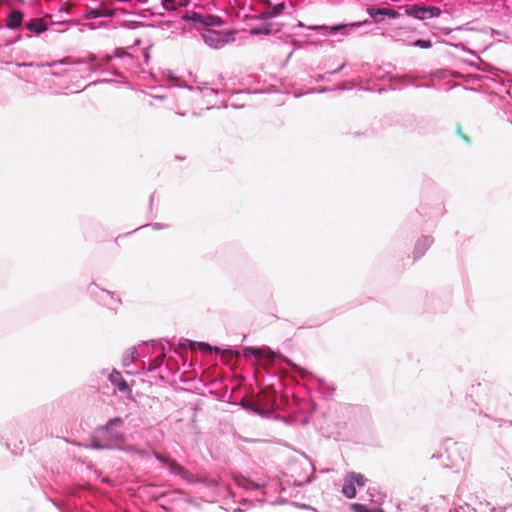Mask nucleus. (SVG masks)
I'll return each instance as SVG.
<instances>
[{
    "label": "nucleus",
    "instance_id": "nucleus-1",
    "mask_svg": "<svg viewBox=\"0 0 512 512\" xmlns=\"http://www.w3.org/2000/svg\"><path fill=\"white\" fill-rule=\"evenodd\" d=\"M371 21L366 19L364 21L352 22V23H339L335 25H310L307 28L312 31H317L323 36L341 34L342 36H348L358 31L359 28L370 25Z\"/></svg>",
    "mask_w": 512,
    "mask_h": 512
},
{
    "label": "nucleus",
    "instance_id": "nucleus-2",
    "mask_svg": "<svg viewBox=\"0 0 512 512\" xmlns=\"http://www.w3.org/2000/svg\"><path fill=\"white\" fill-rule=\"evenodd\" d=\"M154 457L162 465H164L168 471L175 476H180L183 480L188 483H194L199 481L198 476L194 475L175 460L165 457L158 452H154Z\"/></svg>",
    "mask_w": 512,
    "mask_h": 512
},
{
    "label": "nucleus",
    "instance_id": "nucleus-3",
    "mask_svg": "<svg viewBox=\"0 0 512 512\" xmlns=\"http://www.w3.org/2000/svg\"><path fill=\"white\" fill-rule=\"evenodd\" d=\"M200 36L204 43L212 49H221L233 40L230 34L209 28H204Z\"/></svg>",
    "mask_w": 512,
    "mask_h": 512
},
{
    "label": "nucleus",
    "instance_id": "nucleus-4",
    "mask_svg": "<svg viewBox=\"0 0 512 512\" xmlns=\"http://www.w3.org/2000/svg\"><path fill=\"white\" fill-rule=\"evenodd\" d=\"M181 19L184 21H190L194 24L203 25L205 28L220 26L223 21L221 17L211 14H201L198 12H185L181 15Z\"/></svg>",
    "mask_w": 512,
    "mask_h": 512
},
{
    "label": "nucleus",
    "instance_id": "nucleus-5",
    "mask_svg": "<svg viewBox=\"0 0 512 512\" xmlns=\"http://www.w3.org/2000/svg\"><path fill=\"white\" fill-rule=\"evenodd\" d=\"M123 424V419L120 417H114L108 420L105 425H102L96 429V433L99 435H105V438L113 441H124L125 436L121 431H113L115 426Z\"/></svg>",
    "mask_w": 512,
    "mask_h": 512
},
{
    "label": "nucleus",
    "instance_id": "nucleus-6",
    "mask_svg": "<svg viewBox=\"0 0 512 512\" xmlns=\"http://www.w3.org/2000/svg\"><path fill=\"white\" fill-rule=\"evenodd\" d=\"M235 483L238 487L246 490L247 492H257V494H264L263 488L265 487L264 482H255L247 477L244 476H237L235 477ZM256 500L260 501L262 500L258 495L255 497Z\"/></svg>",
    "mask_w": 512,
    "mask_h": 512
},
{
    "label": "nucleus",
    "instance_id": "nucleus-7",
    "mask_svg": "<svg viewBox=\"0 0 512 512\" xmlns=\"http://www.w3.org/2000/svg\"><path fill=\"white\" fill-rule=\"evenodd\" d=\"M367 13L368 15L376 22V23H380L382 22L383 20V16H387L389 18H392V19H396L400 16L399 12L392 9V8H386V7H381V8H376V7H373V6H370L367 8Z\"/></svg>",
    "mask_w": 512,
    "mask_h": 512
},
{
    "label": "nucleus",
    "instance_id": "nucleus-8",
    "mask_svg": "<svg viewBox=\"0 0 512 512\" xmlns=\"http://www.w3.org/2000/svg\"><path fill=\"white\" fill-rule=\"evenodd\" d=\"M113 58H119L123 60V62L127 65H130L133 62L132 55L122 48L115 49L112 55L105 54L102 57H98V61L101 62L103 66L106 68V66L109 65Z\"/></svg>",
    "mask_w": 512,
    "mask_h": 512
},
{
    "label": "nucleus",
    "instance_id": "nucleus-9",
    "mask_svg": "<svg viewBox=\"0 0 512 512\" xmlns=\"http://www.w3.org/2000/svg\"><path fill=\"white\" fill-rule=\"evenodd\" d=\"M108 379L111 382V384L118 389L119 392L124 394H130L132 392L128 383L125 381V379L122 377L119 371L114 369L109 374Z\"/></svg>",
    "mask_w": 512,
    "mask_h": 512
},
{
    "label": "nucleus",
    "instance_id": "nucleus-10",
    "mask_svg": "<svg viewBox=\"0 0 512 512\" xmlns=\"http://www.w3.org/2000/svg\"><path fill=\"white\" fill-rule=\"evenodd\" d=\"M24 13L17 9H12L6 20L5 27L9 30H17L22 27Z\"/></svg>",
    "mask_w": 512,
    "mask_h": 512
},
{
    "label": "nucleus",
    "instance_id": "nucleus-11",
    "mask_svg": "<svg viewBox=\"0 0 512 512\" xmlns=\"http://www.w3.org/2000/svg\"><path fill=\"white\" fill-rule=\"evenodd\" d=\"M76 64H90V66L87 68L90 73H104L107 70L103 64L98 61V56L93 53L88 54L85 59L77 61Z\"/></svg>",
    "mask_w": 512,
    "mask_h": 512
},
{
    "label": "nucleus",
    "instance_id": "nucleus-12",
    "mask_svg": "<svg viewBox=\"0 0 512 512\" xmlns=\"http://www.w3.org/2000/svg\"><path fill=\"white\" fill-rule=\"evenodd\" d=\"M25 27L32 33L37 35L42 34L49 30V24H47L42 18H32L26 24Z\"/></svg>",
    "mask_w": 512,
    "mask_h": 512
},
{
    "label": "nucleus",
    "instance_id": "nucleus-13",
    "mask_svg": "<svg viewBox=\"0 0 512 512\" xmlns=\"http://www.w3.org/2000/svg\"><path fill=\"white\" fill-rule=\"evenodd\" d=\"M114 12L109 8H89L83 14V18L86 20L103 18V17H112Z\"/></svg>",
    "mask_w": 512,
    "mask_h": 512
},
{
    "label": "nucleus",
    "instance_id": "nucleus-14",
    "mask_svg": "<svg viewBox=\"0 0 512 512\" xmlns=\"http://www.w3.org/2000/svg\"><path fill=\"white\" fill-rule=\"evenodd\" d=\"M433 238L431 236H422L416 243L414 248V257L420 258L427 249L432 245Z\"/></svg>",
    "mask_w": 512,
    "mask_h": 512
},
{
    "label": "nucleus",
    "instance_id": "nucleus-15",
    "mask_svg": "<svg viewBox=\"0 0 512 512\" xmlns=\"http://www.w3.org/2000/svg\"><path fill=\"white\" fill-rule=\"evenodd\" d=\"M405 14L418 20L426 19V6L417 4L407 5L404 8Z\"/></svg>",
    "mask_w": 512,
    "mask_h": 512
},
{
    "label": "nucleus",
    "instance_id": "nucleus-16",
    "mask_svg": "<svg viewBox=\"0 0 512 512\" xmlns=\"http://www.w3.org/2000/svg\"><path fill=\"white\" fill-rule=\"evenodd\" d=\"M243 407L244 409H246L247 411H250L256 415H259L263 418H269L272 414H273V409L272 408H259L257 406V404L253 401H249L245 404H243Z\"/></svg>",
    "mask_w": 512,
    "mask_h": 512
},
{
    "label": "nucleus",
    "instance_id": "nucleus-17",
    "mask_svg": "<svg viewBox=\"0 0 512 512\" xmlns=\"http://www.w3.org/2000/svg\"><path fill=\"white\" fill-rule=\"evenodd\" d=\"M285 7L286 6H285L284 2L276 3L275 5H272L271 7L267 8L265 11H263L261 13V18L266 20V19H271V18L277 17L283 13V11L285 10Z\"/></svg>",
    "mask_w": 512,
    "mask_h": 512
},
{
    "label": "nucleus",
    "instance_id": "nucleus-18",
    "mask_svg": "<svg viewBox=\"0 0 512 512\" xmlns=\"http://www.w3.org/2000/svg\"><path fill=\"white\" fill-rule=\"evenodd\" d=\"M342 493L343 495L348 499H353L356 497L357 491H356V485L355 483L349 479V475L346 474L344 477V484L342 487Z\"/></svg>",
    "mask_w": 512,
    "mask_h": 512
},
{
    "label": "nucleus",
    "instance_id": "nucleus-19",
    "mask_svg": "<svg viewBox=\"0 0 512 512\" xmlns=\"http://www.w3.org/2000/svg\"><path fill=\"white\" fill-rule=\"evenodd\" d=\"M100 294V300H102L103 303L111 309L115 308V304L120 303V299L116 298L113 292L108 290H101Z\"/></svg>",
    "mask_w": 512,
    "mask_h": 512
},
{
    "label": "nucleus",
    "instance_id": "nucleus-20",
    "mask_svg": "<svg viewBox=\"0 0 512 512\" xmlns=\"http://www.w3.org/2000/svg\"><path fill=\"white\" fill-rule=\"evenodd\" d=\"M271 351L265 347H244L242 353L245 357H259L264 356Z\"/></svg>",
    "mask_w": 512,
    "mask_h": 512
},
{
    "label": "nucleus",
    "instance_id": "nucleus-21",
    "mask_svg": "<svg viewBox=\"0 0 512 512\" xmlns=\"http://www.w3.org/2000/svg\"><path fill=\"white\" fill-rule=\"evenodd\" d=\"M136 355H137L136 347H132L129 350H127L123 355L122 365L124 367H128L129 365H131L134 362Z\"/></svg>",
    "mask_w": 512,
    "mask_h": 512
},
{
    "label": "nucleus",
    "instance_id": "nucleus-22",
    "mask_svg": "<svg viewBox=\"0 0 512 512\" xmlns=\"http://www.w3.org/2000/svg\"><path fill=\"white\" fill-rule=\"evenodd\" d=\"M349 479H351L357 487H363L367 483L368 479L361 473L348 472Z\"/></svg>",
    "mask_w": 512,
    "mask_h": 512
},
{
    "label": "nucleus",
    "instance_id": "nucleus-23",
    "mask_svg": "<svg viewBox=\"0 0 512 512\" xmlns=\"http://www.w3.org/2000/svg\"><path fill=\"white\" fill-rule=\"evenodd\" d=\"M351 510L353 512H385L382 508L370 509L367 505L361 503H352Z\"/></svg>",
    "mask_w": 512,
    "mask_h": 512
},
{
    "label": "nucleus",
    "instance_id": "nucleus-24",
    "mask_svg": "<svg viewBox=\"0 0 512 512\" xmlns=\"http://www.w3.org/2000/svg\"><path fill=\"white\" fill-rule=\"evenodd\" d=\"M190 343L193 345H197L199 350L204 353H211V352L219 353L220 352V348L212 346L206 342H190Z\"/></svg>",
    "mask_w": 512,
    "mask_h": 512
},
{
    "label": "nucleus",
    "instance_id": "nucleus-25",
    "mask_svg": "<svg viewBox=\"0 0 512 512\" xmlns=\"http://www.w3.org/2000/svg\"><path fill=\"white\" fill-rule=\"evenodd\" d=\"M318 389L325 396H331L334 392V387L326 383L323 379H317Z\"/></svg>",
    "mask_w": 512,
    "mask_h": 512
},
{
    "label": "nucleus",
    "instance_id": "nucleus-26",
    "mask_svg": "<svg viewBox=\"0 0 512 512\" xmlns=\"http://www.w3.org/2000/svg\"><path fill=\"white\" fill-rule=\"evenodd\" d=\"M70 24L68 21H57V22H51L49 24V28L51 27L53 31L62 33L68 30Z\"/></svg>",
    "mask_w": 512,
    "mask_h": 512
},
{
    "label": "nucleus",
    "instance_id": "nucleus-27",
    "mask_svg": "<svg viewBox=\"0 0 512 512\" xmlns=\"http://www.w3.org/2000/svg\"><path fill=\"white\" fill-rule=\"evenodd\" d=\"M442 10L437 6H426V19L439 17Z\"/></svg>",
    "mask_w": 512,
    "mask_h": 512
},
{
    "label": "nucleus",
    "instance_id": "nucleus-28",
    "mask_svg": "<svg viewBox=\"0 0 512 512\" xmlns=\"http://www.w3.org/2000/svg\"><path fill=\"white\" fill-rule=\"evenodd\" d=\"M411 45L421 49H429L432 47V42L429 39H417Z\"/></svg>",
    "mask_w": 512,
    "mask_h": 512
},
{
    "label": "nucleus",
    "instance_id": "nucleus-29",
    "mask_svg": "<svg viewBox=\"0 0 512 512\" xmlns=\"http://www.w3.org/2000/svg\"><path fill=\"white\" fill-rule=\"evenodd\" d=\"M90 448L100 450V449H110L111 445L102 443L101 441L97 440L96 437H93L91 439V443L89 445Z\"/></svg>",
    "mask_w": 512,
    "mask_h": 512
},
{
    "label": "nucleus",
    "instance_id": "nucleus-30",
    "mask_svg": "<svg viewBox=\"0 0 512 512\" xmlns=\"http://www.w3.org/2000/svg\"><path fill=\"white\" fill-rule=\"evenodd\" d=\"M198 478H199V481H197L196 483H201L209 488H215L218 486V481L214 478H202V477H198Z\"/></svg>",
    "mask_w": 512,
    "mask_h": 512
},
{
    "label": "nucleus",
    "instance_id": "nucleus-31",
    "mask_svg": "<svg viewBox=\"0 0 512 512\" xmlns=\"http://www.w3.org/2000/svg\"><path fill=\"white\" fill-rule=\"evenodd\" d=\"M186 88H188L190 90L200 91L201 93H203V95L205 97L218 92L217 90H215L213 88H209V87L201 88V87H192V86L186 85Z\"/></svg>",
    "mask_w": 512,
    "mask_h": 512
},
{
    "label": "nucleus",
    "instance_id": "nucleus-32",
    "mask_svg": "<svg viewBox=\"0 0 512 512\" xmlns=\"http://www.w3.org/2000/svg\"><path fill=\"white\" fill-rule=\"evenodd\" d=\"M161 4L165 10H168V11L177 10L176 0H162Z\"/></svg>",
    "mask_w": 512,
    "mask_h": 512
},
{
    "label": "nucleus",
    "instance_id": "nucleus-33",
    "mask_svg": "<svg viewBox=\"0 0 512 512\" xmlns=\"http://www.w3.org/2000/svg\"><path fill=\"white\" fill-rule=\"evenodd\" d=\"M149 343H151V345H153V346H156V345H160L161 346L162 354L158 358H159L160 362H162L164 360V358L166 357V347H165V345L161 341H156V340H151Z\"/></svg>",
    "mask_w": 512,
    "mask_h": 512
},
{
    "label": "nucleus",
    "instance_id": "nucleus-34",
    "mask_svg": "<svg viewBox=\"0 0 512 512\" xmlns=\"http://www.w3.org/2000/svg\"><path fill=\"white\" fill-rule=\"evenodd\" d=\"M251 32L254 35H259V34H266V35H268L270 33V29L262 30V29H259V28H253Z\"/></svg>",
    "mask_w": 512,
    "mask_h": 512
},
{
    "label": "nucleus",
    "instance_id": "nucleus-35",
    "mask_svg": "<svg viewBox=\"0 0 512 512\" xmlns=\"http://www.w3.org/2000/svg\"><path fill=\"white\" fill-rule=\"evenodd\" d=\"M345 66H346V62L342 63L338 68H336L335 70L330 71L328 73L331 75H334V74L340 72Z\"/></svg>",
    "mask_w": 512,
    "mask_h": 512
},
{
    "label": "nucleus",
    "instance_id": "nucleus-36",
    "mask_svg": "<svg viewBox=\"0 0 512 512\" xmlns=\"http://www.w3.org/2000/svg\"><path fill=\"white\" fill-rule=\"evenodd\" d=\"M152 227L156 230H160V229H163L164 228V225L161 224V223H153L152 224Z\"/></svg>",
    "mask_w": 512,
    "mask_h": 512
},
{
    "label": "nucleus",
    "instance_id": "nucleus-37",
    "mask_svg": "<svg viewBox=\"0 0 512 512\" xmlns=\"http://www.w3.org/2000/svg\"><path fill=\"white\" fill-rule=\"evenodd\" d=\"M187 5H188V0H179V1L177 2V7H178V6L185 7V6H187Z\"/></svg>",
    "mask_w": 512,
    "mask_h": 512
},
{
    "label": "nucleus",
    "instance_id": "nucleus-38",
    "mask_svg": "<svg viewBox=\"0 0 512 512\" xmlns=\"http://www.w3.org/2000/svg\"><path fill=\"white\" fill-rule=\"evenodd\" d=\"M297 27L299 28H304L306 27L305 24L302 22V21H298L297 24H296Z\"/></svg>",
    "mask_w": 512,
    "mask_h": 512
},
{
    "label": "nucleus",
    "instance_id": "nucleus-39",
    "mask_svg": "<svg viewBox=\"0 0 512 512\" xmlns=\"http://www.w3.org/2000/svg\"><path fill=\"white\" fill-rule=\"evenodd\" d=\"M113 69H114L113 70V75L120 76V73L117 71V69L116 68H113Z\"/></svg>",
    "mask_w": 512,
    "mask_h": 512
},
{
    "label": "nucleus",
    "instance_id": "nucleus-40",
    "mask_svg": "<svg viewBox=\"0 0 512 512\" xmlns=\"http://www.w3.org/2000/svg\"><path fill=\"white\" fill-rule=\"evenodd\" d=\"M94 288H97V286L94 285L89 287L90 293H94Z\"/></svg>",
    "mask_w": 512,
    "mask_h": 512
},
{
    "label": "nucleus",
    "instance_id": "nucleus-41",
    "mask_svg": "<svg viewBox=\"0 0 512 512\" xmlns=\"http://www.w3.org/2000/svg\"><path fill=\"white\" fill-rule=\"evenodd\" d=\"M153 200H154V194H151V196H150V205H152Z\"/></svg>",
    "mask_w": 512,
    "mask_h": 512
},
{
    "label": "nucleus",
    "instance_id": "nucleus-42",
    "mask_svg": "<svg viewBox=\"0 0 512 512\" xmlns=\"http://www.w3.org/2000/svg\"><path fill=\"white\" fill-rule=\"evenodd\" d=\"M167 346H168V350H171L172 349V344H170L169 342H166Z\"/></svg>",
    "mask_w": 512,
    "mask_h": 512
},
{
    "label": "nucleus",
    "instance_id": "nucleus-43",
    "mask_svg": "<svg viewBox=\"0 0 512 512\" xmlns=\"http://www.w3.org/2000/svg\"><path fill=\"white\" fill-rule=\"evenodd\" d=\"M87 26L90 28V29H94V26L92 24H87Z\"/></svg>",
    "mask_w": 512,
    "mask_h": 512
},
{
    "label": "nucleus",
    "instance_id": "nucleus-44",
    "mask_svg": "<svg viewBox=\"0 0 512 512\" xmlns=\"http://www.w3.org/2000/svg\"><path fill=\"white\" fill-rule=\"evenodd\" d=\"M491 511H492V512H497L495 507H492V508H491Z\"/></svg>",
    "mask_w": 512,
    "mask_h": 512
},
{
    "label": "nucleus",
    "instance_id": "nucleus-45",
    "mask_svg": "<svg viewBox=\"0 0 512 512\" xmlns=\"http://www.w3.org/2000/svg\"><path fill=\"white\" fill-rule=\"evenodd\" d=\"M100 82H110V80L103 79Z\"/></svg>",
    "mask_w": 512,
    "mask_h": 512
}]
</instances>
